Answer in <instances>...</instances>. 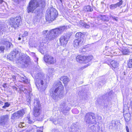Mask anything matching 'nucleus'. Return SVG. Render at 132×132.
Returning a JSON list of instances; mask_svg holds the SVG:
<instances>
[{"label":"nucleus","instance_id":"nucleus-1","mask_svg":"<svg viewBox=\"0 0 132 132\" xmlns=\"http://www.w3.org/2000/svg\"><path fill=\"white\" fill-rule=\"evenodd\" d=\"M64 87L60 81H58L50 90V95L56 101L62 98L64 96Z\"/></svg>","mask_w":132,"mask_h":132},{"label":"nucleus","instance_id":"nucleus-2","mask_svg":"<svg viewBox=\"0 0 132 132\" xmlns=\"http://www.w3.org/2000/svg\"><path fill=\"white\" fill-rule=\"evenodd\" d=\"M66 28L65 26L58 28L52 29L47 33L46 36V40L44 42L46 43L48 41H50L54 39L56 37L58 36L61 34Z\"/></svg>","mask_w":132,"mask_h":132},{"label":"nucleus","instance_id":"nucleus-3","mask_svg":"<svg viewBox=\"0 0 132 132\" xmlns=\"http://www.w3.org/2000/svg\"><path fill=\"white\" fill-rule=\"evenodd\" d=\"M45 5V2L44 0H31L29 3L27 8L28 13L33 12L34 11L38 6L43 7Z\"/></svg>","mask_w":132,"mask_h":132},{"label":"nucleus","instance_id":"nucleus-4","mask_svg":"<svg viewBox=\"0 0 132 132\" xmlns=\"http://www.w3.org/2000/svg\"><path fill=\"white\" fill-rule=\"evenodd\" d=\"M43 75L40 74L38 75L39 77L36 78V85L39 90L41 91H44L47 87V83L43 80Z\"/></svg>","mask_w":132,"mask_h":132},{"label":"nucleus","instance_id":"nucleus-5","mask_svg":"<svg viewBox=\"0 0 132 132\" xmlns=\"http://www.w3.org/2000/svg\"><path fill=\"white\" fill-rule=\"evenodd\" d=\"M58 15L57 11L53 7L51 8L46 15V19L47 21L51 22L54 20Z\"/></svg>","mask_w":132,"mask_h":132},{"label":"nucleus","instance_id":"nucleus-6","mask_svg":"<svg viewBox=\"0 0 132 132\" xmlns=\"http://www.w3.org/2000/svg\"><path fill=\"white\" fill-rule=\"evenodd\" d=\"M34 105L33 114L35 117H37L39 116L40 112V104L39 100L37 99H35Z\"/></svg>","mask_w":132,"mask_h":132},{"label":"nucleus","instance_id":"nucleus-7","mask_svg":"<svg viewBox=\"0 0 132 132\" xmlns=\"http://www.w3.org/2000/svg\"><path fill=\"white\" fill-rule=\"evenodd\" d=\"M95 115L93 113L89 112L87 113L85 116V120L87 123L93 124L96 122Z\"/></svg>","mask_w":132,"mask_h":132},{"label":"nucleus","instance_id":"nucleus-8","mask_svg":"<svg viewBox=\"0 0 132 132\" xmlns=\"http://www.w3.org/2000/svg\"><path fill=\"white\" fill-rule=\"evenodd\" d=\"M21 21L20 17H16L15 18H10L9 21V23L11 27L14 29H16L19 27Z\"/></svg>","mask_w":132,"mask_h":132},{"label":"nucleus","instance_id":"nucleus-9","mask_svg":"<svg viewBox=\"0 0 132 132\" xmlns=\"http://www.w3.org/2000/svg\"><path fill=\"white\" fill-rule=\"evenodd\" d=\"M60 109L64 114L65 113L70 110V108L68 106L66 100L62 101L60 105Z\"/></svg>","mask_w":132,"mask_h":132},{"label":"nucleus","instance_id":"nucleus-10","mask_svg":"<svg viewBox=\"0 0 132 132\" xmlns=\"http://www.w3.org/2000/svg\"><path fill=\"white\" fill-rule=\"evenodd\" d=\"M71 36L70 33H67L64 35L61 36L60 38L61 44L63 46L65 45L67 43Z\"/></svg>","mask_w":132,"mask_h":132},{"label":"nucleus","instance_id":"nucleus-11","mask_svg":"<svg viewBox=\"0 0 132 132\" xmlns=\"http://www.w3.org/2000/svg\"><path fill=\"white\" fill-rule=\"evenodd\" d=\"M44 59L45 62L48 64H53L56 62L55 59L52 56L46 55H44Z\"/></svg>","mask_w":132,"mask_h":132},{"label":"nucleus","instance_id":"nucleus-12","mask_svg":"<svg viewBox=\"0 0 132 132\" xmlns=\"http://www.w3.org/2000/svg\"><path fill=\"white\" fill-rule=\"evenodd\" d=\"M24 112L23 110L16 112L12 114L11 116V119L14 120L18 119L21 117H22L24 114Z\"/></svg>","mask_w":132,"mask_h":132},{"label":"nucleus","instance_id":"nucleus-13","mask_svg":"<svg viewBox=\"0 0 132 132\" xmlns=\"http://www.w3.org/2000/svg\"><path fill=\"white\" fill-rule=\"evenodd\" d=\"M9 120V115H2L0 117V125H5Z\"/></svg>","mask_w":132,"mask_h":132},{"label":"nucleus","instance_id":"nucleus-14","mask_svg":"<svg viewBox=\"0 0 132 132\" xmlns=\"http://www.w3.org/2000/svg\"><path fill=\"white\" fill-rule=\"evenodd\" d=\"M21 63L25 67L28 65V64L30 62V59L29 57L27 55H23L21 59Z\"/></svg>","mask_w":132,"mask_h":132},{"label":"nucleus","instance_id":"nucleus-15","mask_svg":"<svg viewBox=\"0 0 132 132\" xmlns=\"http://www.w3.org/2000/svg\"><path fill=\"white\" fill-rule=\"evenodd\" d=\"M19 52V51L16 49L14 50L13 51L11 52L10 54L7 55V58L10 60H13L15 58L17 54Z\"/></svg>","mask_w":132,"mask_h":132},{"label":"nucleus","instance_id":"nucleus-16","mask_svg":"<svg viewBox=\"0 0 132 132\" xmlns=\"http://www.w3.org/2000/svg\"><path fill=\"white\" fill-rule=\"evenodd\" d=\"M82 39L81 38H78L75 39L74 41L73 46L76 48L81 45L82 44Z\"/></svg>","mask_w":132,"mask_h":132},{"label":"nucleus","instance_id":"nucleus-17","mask_svg":"<svg viewBox=\"0 0 132 132\" xmlns=\"http://www.w3.org/2000/svg\"><path fill=\"white\" fill-rule=\"evenodd\" d=\"M119 2L115 4H113L111 5L109 7L110 8L111 10H113L118 7H120L121 5L123 3L122 0H119Z\"/></svg>","mask_w":132,"mask_h":132},{"label":"nucleus","instance_id":"nucleus-18","mask_svg":"<svg viewBox=\"0 0 132 132\" xmlns=\"http://www.w3.org/2000/svg\"><path fill=\"white\" fill-rule=\"evenodd\" d=\"M110 63L111 65L110 67H111L112 69L113 70L118 67L119 63L116 60H113Z\"/></svg>","mask_w":132,"mask_h":132},{"label":"nucleus","instance_id":"nucleus-19","mask_svg":"<svg viewBox=\"0 0 132 132\" xmlns=\"http://www.w3.org/2000/svg\"><path fill=\"white\" fill-rule=\"evenodd\" d=\"M1 44L5 45L7 49L9 48L12 45L11 43L8 41L6 39H4L2 40L1 41Z\"/></svg>","mask_w":132,"mask_h":132},{"label":"nucleus","instance_id":"nucleus-20","mask_svg":"<svg viewBox=\"0 0 132 132\" xmlns=\"http://www.w3.org/2000/svg\"><path fill=\"white\" fill-rule=\"evenodd\" d=\"M86 58L85 56H82L81 55H78L76 57V60L78 62L84 63V60Z\"/></svg>","mask_w":132,"mask_h":132},{"label":"nucleus","instance_id":"nucleus-21","mask_svg":"<svg viewBox=\"0 0 132 132\" xmlns=\"http://www.w3.org/2000/svg\"><path fill=\"white\" fill-rule=\"evenodd\" d=\"M123 114L124 117L126 122L130 120V115L129 113L127 112L126 113L125 109H123Z\"/></svg>","mask_w":132,"mask_h":132},{"label":"nucleus","instance_id":"nucleus-22","mask_svg":"<svg viewBox=\"0 0 132 132\" xmlns=\"http://www.w3.org/2000/svg\"><path fill=\"white\" fill-rule=\"evenodd\" d=\"M46 47L44 45L43 43H41L39 45L38 48L39 51L42 54L43 53L44 51H46Z\"/></svg>","mask_w":132,"mask_h":132},{"label":"nucleus","instance_id":"nucleus-23","mask_svg":"<svg viewBox=\"0 0 132 132\" xmlns=\"http://www.w3.org/2000/svg\"><path fill=\"white\" fill-rule=\"evenodd\" d=\"M60 80L63 81L65 85H66L70 81L69 78L65 76L61 77L60 78Z\"/></svg>","mask_w":132,"mask_h":132},{"label":"nucleus","instance_id":"nucleus-24","mask_svg":"<svg viewBox=\"0 0 132 132\" xmlns=\"http://www.w3.org/2000/svg\"><path fill=\"white\" fill-rule=\"evenodd\" d=\"M118 122L115 121H112L110 123L109 127L110 128L112 129L113 128H116L118 126Z\"/></svg>","mask_w":132,"mask_h":132},{"label":"nucleus","instance_id":"nucleus-25","mask_svg":"<svg viewBox=\"0 0 132 132\" xmlns=\"http://www.w3.org/2000/svg\"><path fill=\"white\" fill-rule=\"evenodd\" d=\"M85 12H91L93 10L91 7L90 5H87L85 6L83 8Z\"/></svg>","mask_w":132,"mask_h":132},{"label":"nucleus","instance_id":"nucleus-26","mask_svg":"<svg viewBox=\"0 0 132 132\" xmlns=\"http://www.w3.org/2000/svg\"><path fill=\"white\" fill-rule=\"evenodd\" d=\"M27 122L31 124L33 123L35 121V120L33 119L32 118L30 117L29 116H28L26 118Z\"/></svg>","mask_w":132,"mask_h":132},{"label":"nucleus","instance_id":"nucleus-27","mask_svg":"<svg viewBox=\"0 0 132 132\" xmlns=\"http://www.w3.org/2000/svg\"><path fill=\"white\" fill-rule=\"evenodd\" d=\"M55 71V70L53 68H50L48 69V75L49 78L51 77L54 74Z\"/></svg>","mask_w":132,"mask_h":132},{"label":"nucleus","instance_id":"nucleus-28","mask_svg":"<svg viewBox=\"0 0 132 132\" xmlns=\"http://www.w3.org/2000/svg\"><path fill=\"white\" fill-rule=\"evenodd\" d=\"M93 56H90L87 57L86 56V58L84 60V63H86L90 61L93 59Z\"/></svg>","mask_w":132,"mask_h":132},{"label":"nucleus","instance_id":"nucleus-29","mask_svg":"<svg viewBox=\"0 0 132 132\" xmlns=\"http://www.w3.org/2000/svg\"><path fill=\"white\" fill-rule=\"evenodd\" d=\"M83 34L81 32H79L77 33L75 35V37L78 38H81L82 36H83Z\"/></svg>","mask_w":132,"mask_h":132},{"label":"nucleus","instance_id":"nucleus-30","mask_svg":"<svg viewBox=\"0 0 132 132\" xmlns=\"http://www.w3.org/2000/svg\"><path fill=\"white\" fill-rule=\"evenodd\" d=\"M81 26L84 27L85 28H89L90 27L89 24L86 23H81Z\"/></svg>","mask_w":132,"mask_h":132},{"label":"nucleus","instance_id":"nucleus-31","mask_svg":"<svg viewBox=\"0 0 132 132\" xmlns=\"http://www.w3.org/2000/svg\"><path fill=\"white\" fill-rule=\"evenodd\" d=\"M123 54L124 55H128L129 54V52L128 50H123L122 51Z\"/></svg>","mask_w":132,"mask_h":132},{"label":"nucleus","instance_id":"nucleus-32","mask_svg":"<svg viewBox=\"0 0 132 132\" xmlns=\"http://www.w3.org/2000/svg\"><path fill=\"white\" fill-rule=\"evenodd\" d=\"M129 68H130L132 67V59H130L128 62V64Z\"/></svg>","mask_w":132,"mask_h":132},{"label":"nucleus","instance_id":"nucleus-33","mask_svg":"<svg viewBox=\"0 0 132 132\" xmlns=\"http://www.w3.org/2000/svg\"><path fill=\"white\" fill-rule=\"evenodd\" d=\"M21 82L24 83H27L28 82V80L25 78L21 77Z\"/></svg>","mask_w":132,"mask_h":132},{"label":"nucleus","instance_id":"nucleus-34","mask_svg":"<svg viewBox=\"0 0 132 132\" xmlns=\"http://www.w3.org/2000/svg\"><path fill=\"white\" fill-rule=\"evenodd\" d=\"M9 79L10 80H12L13 81H15L16 80V77L14 76H12Z\"/></svg>","mask_w":132,"mask_h":132},{"label":"nucleus","instance_id":"nucleus-35","mask_svg":"<svg viewBox=\"0 0 132 132\" xmlns=\"http://www.w3.org/2000/svg\"><path fill=\"white\" fill-rule=\"evenodd\" d=\"M28 35V33L27 31H25L24 33V34L22 35V37H25Z\"/></svg>","mask_w":132,"mask_h":132},{"label":"nucleus","instance_id":"nucleus-36","mask_svg":"<svg viewBox=\"0 0 132 132\" xmlns=\"http://www.w3.org/2000/svg\"><path fill=\"white\" fill-rule=\"evenodd\" d=\"M111 17L115 21H117L118 20V18L116 17L115 16H111Z\"/></svg>","mask_w":132,"mask_h":132},{"label":"nucleus","instance_id":"nucleus-37","mask_svg":"<svg viewBox=\"0 0 132 132\" xmlns=\"http://www.w3.org/2000/svg\"><path fill=\"white\" fill-rule=\"evenodd\" d=\"M4 50V46H1L0 47V50L2 52H3Z\"/></svg>","mask_w":132,"mask_h":132},{"label":"nucleus","instance_id":"nucleus-38","mask_svg":"<svg viewBox=\"0 0 132 132\" xmlns=\"http://www.w3.org/2000/svg\"><path fill=\"white\" fill-rule=\"evenodd\" d=\"M4 105L5 106H6V107H8L10 105V104L8 103V102H5V103Z\"/></svg>","mask_w":132,"mask_h":132},{"label":"nucleus","instance_id":"nucleus-39","mask_svg":"<svg viewBox=\"0 0 132 132\" xmlns=\"http://www.w3.org/2000/svg\"><path fill=\"white\" fill-rule=\"evenodd\" d=\"M48 31V30H44L43 31V35L46 34L47 32Z\"/></svg>","mask_w":132,"mask_h":132},{"label":"nucleus","instance_id":"nucleus-40","mask_svg":"<svg viewBox=\"0 0 132 132\" xmlns=\"http://www.w3.org/2000/svg\"><path fill=\"white\" fill-rule=\"evenodd\" d=\"M22 123H20L19 125V126L20 127H22L24 126L23 125H22Z\"/></svg>","mask_w":132,"mask_h":132},{"label":"nucleus","instance_id":"nucleus-41","mask_svg":"<svg viewBox=\"0 0 132 132\" xmlns=\"http://www.w3.org/2000/svg\"><path fill=\"white\" fill-rule=\"evenodd\" d=\"M75 111H77V112L78 113V111L77 110V109H73L72 110V112L73 113H74V112H75Z\"/></svg>","mask_w":132,"mask_h":132},{"label":"nucleus","instance_id":"nucleus-42","mask_svg":"<svg viewBox=\"0 0 132 132\" xmlns=\"http://www.w3.org/2000/svg\"><path fill=\"white\" fill-rule=\"evenodd\" d=\"M126 130L127 131V132L129 131V128H128V127L127 126H126Z\"/></svg>","mask_w":132,"mask_h":132},{"label":"nucleus","instance_id":"nucleus-43","mask_svg":"<svg viewBox=\"0 0 132 132\" xmlns=\"http://www.w3.org/2000/svg\"><path fill=\"white\" fill-rule=\"evenodd\" d=\"M13 89H15V90H17V88L16 87L13 86Z\"/></svg>","mask_w":132,"mask_h":132},{"label":"nucleus","instance_id":"nucleus-44","mask_svg":"<svg viewBox=\"0 0 132 132\" xmlns=\"http://www.w3.org/2000/svg\"><path fill=\"white\" fill-rule=\"evenodd\" d=\"M32 55L34 56H35V53H31Z\"/></svg>","mask_w":132,"mask_h":132},{"label":"nucleus","instance_id":"nucleus-45","mask_svg":"<svg viewBox=\"0 0 132 132\" xmlns=\"http://www.w3.org/2000/svg\"><path fill=\"white\" fill-rule=\"evenodd\" d=\"M37 132H43L42 131L40 130H37Z\"/></svg>","mask_w":132,"mask_h":132},{"label":"nucleus","instance_id":"nucleus-46","mask_svg":"<svg viewBox=\"0 0 132 132\" xmlns=\"http://www.w3.org/2000/svg\"><path fill=\"white\" fill-rule=\"evenodd\" d=\"M6 107L5 106V105L4 106H3V108L4 109H6Z\"/></svg>","mask_w":132,"mask_h":132},{"label":"nucleus","instance_id":"nucleus-47","mask_svg":"<svg viewBox=\"0 0 132 132\" xmlns=\"http://www.w3.org/2000/svg\"><path fill=\"white\" fill-rule=\"evenodd\" d=\"M53 123H54V124H56V121H55L53 120Z\"/></svg>","mask_w":132,"mask_h":132},{"label":"nucleus","instance_id":"nucleus-48","mask_svg":"<svg viewBox=\"0 0 132 132\" xmlns=\"http://www.w3.org/2000/svg\"><path fill=\"white\" fill-rule=\"evenodd\" d=\"M130 105L132 106V101L130 102Z\"/></svg>","mask_w":132,"mask_h":132},{"label":"nucleus","instance_id":"nucleus-49","mask_svg":"<svg viewBox=\"0 0 132 132\" xmlns=\"http://www.w3.org/2000/svg\"><path fill=\"white\" fill-rule=\"evenodd\" d=\"M3 1L2 0H0V4H1L2 3Z\"/></svg>","mask_w":132,"mask_h":132},{"label":"nucleus","instance_id":"nucleus-50","mask_svg":"<svg viewBox=\"0 0 132 132\" xmlns=\"http://www.w3.org/2000/svg\"><path fill=\"white\" fill-rule=\"evenodd\" d=\"M3 103V102L1 101H0V104H2Z\"/></svg>","mask_w":132,"mask_h":132},{"label":"nucleus","instance_id":"nucleus-51","mask_svg":"<svg viewBox=\"0 0 132 132\" xmlns=\"http://www.w3.org/2000/svg\"><path fill=\"white\" fill-rule=\"evenodd\" d=\"M36 60H37L36 61H38V59L37 57H36Z\"/></svg>","mask_w":132,"mask_h":132},{"label":"nucleus","instance_id":"nucleus-52","mask_svg":"<svg viewBox=\"0 0 132 132\" xmlns=\"http://www.w3.org/2000/svg\"><path fill=\"white\" fill-rule=\"evenodd\" d=\"M21 39V38L20 37H19L18 38V40H20Z\"/></svg>","mask_w":132,"mask_h":132},{"label":"nucleus","instance_id":"nucleus-53","mask_svg":"<svg viewBox=\"0 0 132 132\" xmlns=\"http://www.w3.org/2000/svg\"><path fill=\"white\" fill-rule=\"evenodd\" d=\"M19 0H15V1L16 2H18L19 1Z\"/></svg>","mask_w":132,"mask_h":132},{"label":"nucleus","instance_id":"nucleus-54","mask_svg":"<svg viewBox=\"0 0 132 132\" xmlns=\"http://www.w3.org/2000/svg\"><path fill=\"white\" fill-rule=\"evenodd\" d=\"M60 1L61 2H62V0H60Z\"/></svg>","mask_w":132,"mask_h":132},{"label":"nucleus","instance_id":"nucleus-55","mask_svg":"<svg viewBox=\"0 0 132 132\" xmlns=\"http://www.w3.org/2000/svg\"><path fill=\"white\" fill-rule=\"evenodd\" d=\"M107 47H106V48H107Z\"/></svg>","mask_w":132,"mask_h":132},{"label":"nucleus","instance_id":"nucleus-56","mask_svg":"<svg viewBox=\"0 0 132 132\" xmlns=\"http://www.w3.org/2000/svg\"><path fill=\"white\" fill-rule=\"evenodd\" d=\"M3 87H5V86H4H4H3Z\"/></svg>","mask_w":132,"mask_h":132},{"label":"nucleus","instance_id":"nucleus-57","mask_svg":"<svg viewBox=\"0 0 132 132\" xmlns=\"http://www.w3.org/2000/svg\"><path fill=\"white\" fill-rule=\"evenodd\" d=\"M86 67H85V68H86Z\"/></svg>","mask_w":132,"mask_h":132},{"label":"nucleus","instance_id":"nucleus-58","mask_svg":"<svg viewBox=\"0 0 132 132\" xmlns=\"http://www.w3.org/2000/svg\"><path fill=\"white\" fill-rule=\"evenodd\" d=\"M129 132V131H128V132Z\"/></svg>","mask_w":132,"mask_h":132}]
</instances>
